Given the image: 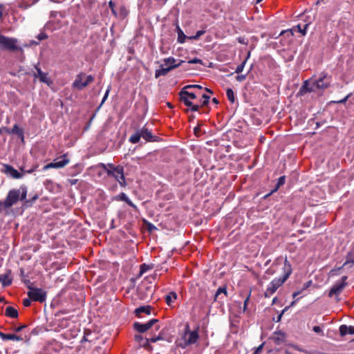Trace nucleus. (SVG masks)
Returning a JSON list of instances; mask_svg holds the SVG:
<instances>
[{
    "instance_id": "1",
    "label": "nucleus",
    "mask_w": 354,
    "mask_h": 354,
    "mask_svg": "<svg viewBox=\"0 0 354 354\" xmlns=\"http://www.w3.org/2000/svg\"><path fill=\"white\" fill-rule=\"evenodd\" d=\"M292 266L287 258L285 259L283 267V274L282 277L274 279L269 284L264 292L265 297H270L277 290L283 285V283L288 279L292 273Z\"/></svg>"
},
{
    "instance_id": "2",
    "label": "nucleus",
    "mask_w": 354,
    "mask_h": 354,
    "mask_svg": "<svg viewBox=\"0 0 354 354\" xmlns=\"http://www.w3.org/2000/svg\"><path fill=\"white\" fill-rule=\"evenodd\" d=\"M27 196V187L21 185L19 189H13L8 192L6 199L4 200L5 209H9L18 201H24Z\"/></svg>"
},
{
    "instance_id": "3",
    "label": "nucleus",
    "mask_w": 354,
    "mask_h": 354,
    "mask_svg": "<svg viewBox=\"0 0 354 354\" xmlns=\"http://www.w3.org/2000/svg\"><path fill=\"white\" fill-rule=\"evenodd\" d=\"M330 83V76H328V74L323 72L320 74L319 77L315 80L312 84L308 83V81H305L301 90L306 92H313L315 89H324L329 86Z\"/></svg>"
},
{
    "instance_id": "4",
    "label": "nucleus",
    "mask_w": 354,
    "mask_h": 354,
    "mask_svg": "<svg viewBox=\"0 0 354 354\" xmlns=\"http://www.w3.org/2000/svg\"><path fill=\"white\" fill-rule=\"evenodd\" d=\"M199 327L197 326L195 330L191 331L189 330V326L186 325L185 330L184 333V342L180 344V346L183 348H185L189 345L194 344L197 342L199 339Z\"/></svg>"
},
{
    "instance_id": "5",
    "label": "nucleus",
    "mask_w": 354,
    "mask_h": 354,
    "mask_svg": "<svg viewBox=\"0 0 354 354\" xmlns=\"http://www.w3.org/2000/svg\"><path fill=\"white\" fill-rule=\"evenodd\" d=\"M93 81L94 77L93 75H86L84 73H80L77 75L72 86L75 89L81 91Z\"/></svg>"
},
{
    "instance_id": "6",
    "label": "nucleus",
    "mask_w": 354,
    "mask_h": 354,
    "mask_svg": "<svg viewBox=\"0 0 354 354\" xmlns=\"http://www.w3.org/2000/svg\"><path fill=\"white\" fill-rule=\"evenodd\" d=\"M28 288L29 291L27 292V295L33 301L43 303L46 300V291L41 288H34L30 286H28Z\"/></svg>"
},
{
    "instance_id": "7",
    "label": "nucleus",
    "mask_w": 354,
    "mask_h": 354,
    "mask_svg": "<svg viewBox=\"0 0 354 354\" xmlns=\"http://www.w3.org/2000/svg\"><path fill=\"white\" fill-rule=\"evenodd\" d=\"M59 158H61L62 160L59 161L54 160L53 162L46 165L43 167V170L46 171L49 169L63 168L66 165H67L70 162L69 159L68 158L67 153L62 155V156H60Z\"/></svg>"
},
{
    "instance_id": "8",
    "label": "nucleus",
    "mask_w": 354,
    "mask_h": 354,
    "mask_svg": "<svg viewBox=\"0 0 354 354\" xmlns=\"http://www.w3.org/2000/svg\"><path fill=\"white\" fill-rule=\"evenodd\" d=\"M39 63L35 65V71L33 72V76L35 78H38L39 81L42 83H45L47 85H50L53 82L47 73H44L41 71L40 67L39 66Z\"/></svg>"
},
{
    "instance_id": "9",
    "label": "nucleus",
    "mask_w": 354,
    "mask_h": 354,
    "mask_svg": "<svg viewBox=\"0 0 354 354\" xmlns=\"http://www.w3.org/2000/svg\"><path fill=\"white\" fill-rule=\"evenodd\" d=\"M159 321L157 319H152L145 324H142L140 322H135L133 324V328L136 331H138L140 333H144L146 331H147L149 329H150L153 325H155Z\"/></svg>"
},
{
    "instance_id": "10",
    "label": "nucleus",
    "mask_w": 354,
    "mask_h": 354,
    "mask_svg": "<svg viewBox=\"0 0 354 354\" xmlns=\"http://www.w3.org/2000/svg\"><path fill=\"white\" fill-rule=\"evenodd\" d=\"M110 176L113 177L119 183L121 186H125V177L124 173V167L121 165H117L113 174Z\"/></svg>"
},
{
    "instance_id": "11",
    "label": "nucleus",
    "mask_w": 354,
    "mask_h": 354,
    "mask_svg": "<svg viewBox=\"0 0 354 354\" xmlns=\"http://www.w3.org/2000/svg\"><path fill=\"white\" fill-rule=\"evenodd\" d=\"M1 171L6 174L7 176H10L15 179H19L23 177V174L19 172L17 169H15L12 166L10 165H3V168L1 169Z\"/></svg>"
},
{
    "instance_id": "12",
    "label": "nucleus",
    "mask_w": 354,
    "mask_h": 354,
    "mask_svg": "<svg viewBox=\"0 0 354 354\" xmlns=\"http://www.w3.org/2000/svg\"><path fill=\"white\" fill-rule=\"evenodd\" d=\"M185 61L180 60V62L177 64L170 65L167 68L162 67L160 69L156 70L155 71V77L158 78L160 76H165L170 71L179 67Z\"/></svg>"
},
{
    "instance_id": "13",
    "label": "nucleus",
    "mask_w": 354,
    "mask_h": 354,
    "mask_svg": "<svg viewBox=\"0 0 354 354\" xmlns=\"http://www.w3.org/2000/svg\"><path fill=\"white\" fill-rule=\"evenodd\" d=\"M140 132L141 134V137L143 138L147 142H158L160 140V138L153 136L150 130L144 127L141 129H140Z\"/></svg>"
},
{
    "instance_id": "14",
    "label": "nucleus",
    "mask_w": 354,
    "mask_h": 354,
    "mask_svg": "<svg viewBox=\"0 0 354 354\" xmlns=\"http://www.w3.org/2000/svg\"><path fill=\"white\" fill-rule=\"evenodd\" d=\"M3 131L9 134L17 135L21 139V141L24 142V131L17 124H15L11 129H8V127H3Z\"/></svg>"
},
{
    "instance_id": "15",
    "label": "nucleus",
    "mask_w": 354,
    "mask_h": 354,
    "mask_svg": "<svg viewBox=\"0 0 354 354\" xmlns=\"http://www.w3.org/2000/svg\"><path fill=\"white\" fill-rule=\"evenodd\" d=\"M344 288V283H336L329 290L328 297H332L334 295H339Z\"/></svg>"
},
{
    "instance_id": "16",
    "label": "nucleus",
    "mask_w": 354,
    "mask_h": 354,
    "mask_svg": "<svg viewBox=\"0 0 354 354\" xmlns=\"http://www.w3.org/2000/svg\"><path fill=\"white\" fill-rule=\"evenodd\" d=\"M11 271L8 270L7 273L0 275V282L3 287H7L11 285L12 279L10 277Z\"/></svg>"
},
{
    "instance_id": "17",
    "label": "nucleus",
    "mask_w": 354,
    "mask_h": 354,
    "mask_svg": "<svg viewBox=\"0 0 354 354\" xmlns=\"http://www.w3.org/2000/svg\"><path fill=\"white\" fill-rule=\"evenodd\" d=\"M0 337L3 340H15V341H22L23 337L21 336L17 335L15 334L11 333H4L0 332Z\"/></svg>"
},
{
    "instance_id": "18",
    "label": "nucleus",
    "mask_w": 354,
    "mask_h": 354,
    "mask_svg": "<svg viewBox=\"0 0 354 354\" xmlns=\"http://www.w3.org/2000/svg\"><path fill=\"white\" fill-rule=\"evenodd\" d=\"M116 198L119 201L125 202L127 205L133 207L136 211L138 210V207L128 198V196L123 192L118 194Z\"/></svg>"
},
{
    "instance_id": "19",
    "label": "nucleus",
    "mask_w": 354,
    "mask_h": 354,
    "mask_svg": "<svg viewBox=\"0 0 354 354\" xmlns=\"http://www.w3.org/2000/svg\"><path fill=\"white\" fill-rule=\"evenodd\" d=\"M179 97H180V101L182 102H183L184 98H185V99L189 98V99L194 100V99L196 98V95L194 93L189 92L187 90H184L183 88H182L180 90V91L179 92Z\"/></svg>"
},
{
    "instance_id": "20",
    "label": "nucleus",
    "mask_w": 354,
    "mask_h": 354,
    "mask_svg": "<svg viewBox=\"0 0 354 354\" xmlns=\"http://www.w3.org/2000/svg\"><path fill=\"white\" fill-rule=\"evenodd\" d=\"M339 333L341 336H345L347 334L354 335V326L341 325L339 326Z\"/></svg>"
},
{
    "instance_id": "21",
    "label": "nucleus",
    "mask_w": 354,
    "mask_h": 354,
    "mask_svg": "<svg viewBox=\"0 0 354 354\" xmlns=\"http://www.w3.org/2000/svg\"><path fill=\"white\" fill-rule=\"evenodd\" d=\"M273 340L276 344L280 345L282 343L285 342L286 335L283 332L281 331L274 332Z\"/></svg>"
},
{
    "instance_id": "22",
    "label": "nucleus",
    "mask_w": 354,
    "mask_h": 354,
    "mask_svg": "<svg viewBox=\"0 0 354 354\" xmlns=\"http://www.w3.org/2000/svg\"><path fill=\"white\" fill-rule=\"evenodd\" d=\"M5 315L11 318H17L19 316L18 311L12 306H7L5 309Z\"/></svg>"
},
{
    "instance_id": "23",
    "label": "nucleus",
    "mask_w": 354,
    "mask_h": 354,
    "mask_svg": "<svg viewBox=\"0 0 354 354\" xmlns=\"http://www.w3.org/2000/svg\"><path fill=\"white\" fill-rule=\"evenodd\" d=\"M151 312V307L150 306H143L139 308H137L135 310V314L136 316L139 317L140 313H145L147 315H150Z\"/></svg>"
},
{
    "instance_id": "24",
    "label": "nucleus",
    "mask_w": 354,
    "mask_h": 354,
    "mask_svg": "<svg viewBox=\"0 0 354 354\" xmlns=\"http://www.w3.org/2000/svg\"><path fill=\"white\" fill-rule=\"evenodd\" d=\"M161 339H163V337H162V334H160V333L156 337L145 338V342L143 344V346L147 348L150 346L149 345L150 342L155 343L157 341L161 340Z\"/></svg>"
},
{
    "instance_id": "25",
    "label": "nucleus",
    "mask_w": 354,
    "mask_h": 354,
    "mask_svg": "<svg viewBox=\"0 0 354 354\" xmlns=\"http://www.w3.org/2000/svg\"><path fill=\"white\" fill-rule=\"evenodd\" d=\"M177 298V294L175 292H170L165 296V301L168 306H171V304Z\"/></svg>"
},
{
    "instance_id": "26",
    "label": "nucleus",
    "mask_w": 354,
    "mask_h": 354,
    "mask_svg": "<svg viewBox=\"0 0 354 354\" xmlns=\"http://www.w3.org/2000/svg\"><path fill=\"white\" fill-rule=\"evenodd\" d=\"M183 103L185 106L190 108L192 111H198L199 109L198 104H194L189 99H183Z\"/></svg>"
},
{
    "instance_id": "27",
    "label": "nucleus",
    "mask_w": 354,
    "mask_h": 354,
    "mask_svg": "<svg viewBox=\"0 0 354 354\" xmlns=\"http://www.w3.org/2000/svg\"><path fill=\"white\" fill-rule=\"evenodd\" d=\"M153 268H154V265L152 264V263H151V264H146V263L141 264L140 266L139 276L142 275L145 272H146L147 271H148L149 270H152Z\"/></svg>"
},
{
    "instance_id": "28",
    "label": "nucleus",
    "mask_w": 354,
    "mask_h": 354,
    "mask_svg": "<svg viewBox=\"0 0 354 354\" xmlns=\"http://www.w3.org/2000/svg\"><path fill=\"white\" fill-rule=\"evenodd\" d=\"M140 138H141V134H140V129H139L137 132H136L135 133L132 134L130 136L129 142L133 144H136L140 141Z\"/></svg>"
},
{
    "instance_id": "29",
    "label": "nucleus",
    "mask_w": 354,
    "mask_h": 354,
    "mask_svg": "<svg viewBox=\"0 0 354 354\" xmlns=\"http://www.w3.org/2000/svg\"><path fill=\"white\" fill-rule=\"evenodd\" d=\"M178 29V39L177 41L180 44H183L185 41V39L188 38L183 32V31L179 28Z\"/></svg>"
},
{
    "instance_id": "30",
    "label": "nucleus",
    "mask_w": 354,
    "mask_h": 354,
    "mask_svg": "<svg viewBox=\"0 0 354 354\" xmlns=\"http://www.w3.org/2000/svg\"><path fill=\"white\" fill-rule=\"evenodd\" d=\"M285 182H286V176H280L278 178L277 183L274 189H273L268 195H270L273 192H276L281 186H282L285 184Z\"/></svg>"
},
{
    "instance_id": "31",
    "label": "nucleus",
    "mask_w": 354,
    "mask_h": 354,
    "mask_svg": "<svg viewBox=\"0 0 354 354\" xmlns=\"http://www.w3.org/2000/svg\"><path fill=\"white\" fill-rule=\"evenodd\" d=\"M226 95H227V97L228 99V100L231 102V103H234V101H235V96H234V93L233 91V90L230 88H227L226 89Z\"/></svg>"
},
{
    "instance_id": "32",
    "label": "nucleus",
    "mask_w": 354,
    "mask_h": 354,
    "mask_svg": "<svg viewBox=\"0 0 354 354\" xmlns=\"http://www.w3.org/2000/svg\"><path fill=\"white\" fill-rule=\"evenodd\" d=\"M223 293L225 296H227V289L226 287H219L215 295H214V301H217L218 299V297L221 294Z\"/></svg>"
},
{
    "instance_id": "33",
    "label": "nucleus",
    "mask_w": 354,
    "mask_h": 354,
    "mask_svg": "<svg viewBox=\"0 0 354 354\" xmlns=\"http://www.w3.org/2000/svg\"><path fill=\"white\" fill-rule=\"evenodd\" d=\"M308 27V24H305L304 26V28H302L300 24H299V25L295 26L292 29L294 30H295L297 29L299 32L302 34V35H305L306 34V30H307Z\"/></svg>"
},
{
    "instance_id": "34",
    "label": "nucleus",
    "mask_w": 354,
    "mask_h": 354,
    "mask_svg": "<svg viewBox=\"0 0 354 354\" xmlns=\"http://www.w3.org/2000/svg\"><path fill=\"white\" fill-rule=\"evenodd\" d=\"M58 326L62 328H66L69 326V319L68 318H62L59 319Z\"/></svg>"
},
{
    "instance_id": "35",
    "label": "nucleus",
    "mask_w": 354,
    "mask_h": 354,
    "mask_svg": "<svg viewBox=\"0 0 354 354\" xmlns=\"http://www.w3.org/2000/svg\"><path fill=\"white\" fill-rule=\"evenodd\" d=\"M115 167H116V166H115L112 163L107 164V169H106V173L107 174L108 176L113 174L114 171L115 170Z\"/></svg>"
},
{
    "instance_id": "36",
    "label": "nucleus",
    "mask_w": 354,
    "mask_h": 354,
    "mask_svg": "<svg viewBox=\"0 0 354 354\" xmlns=\"http://www.w3.org/2000/svg\"><path fill=\"white\" fill-rule=\"evenodd\" d=\"M210 97L206 94L202 95V100H201V106H207L209 104Z\"/></svg>"
},
{
    "instance_id": "37",
    "label": "nucleus",
    "mask_w": 354,
    "mask_h": 354,
    "mask_svg": "<svg viewBox=\"0 0 354 354\" xmlns=\"http://www.w3.org/2000/svg\"><path fill=\"white\" fill-rule=\"evenodd\" d=\"M205 32V30H198L196 32V35H193V36H191V37H189L188 39H194V40H197L199 39V37L201 36H202L203 35H204Z\"/></svg>"
},
{
    "instance_id": "38",
    "label": "nucleus",
    "mask_w": 354,
    "mask_h": 354,
    "mask_svg": "<svg viewBox=\"0 0 354 354\" xmlns=\"http://www.w3.org/2000/svg\"><path fill=\"white\" fill-rule=\"evenodd\" d=\"M246 62H247V59H245L241 64H240L239 65L237 66V67L235 70L236 73H240L243 71Z\"/></svg>"
},
{
    "instance_id": "39",
    "label": "nucleus",
    "mask_w": 354,
    "mask_h": 354,
    "mask_svg": "<svg viewBox=\"0 0 354 354\" xmlns=\"http://www.w3.org/2000/svg\"><path fill=\"white\" fill-rule=\"evenodd\" d=\"M351 93L347 95L345 97H344L343 99H342L340 100L332 101L331 102L334 103V104H344L348 100V99L351 97Z\"/></svg>"
},
{
    "instance_id": "40",
    "label": "nucleus",
    "mask_w": 354,
    "mask_h": 354,
    "mask_svg": "<svg viewBox=\"0 0 354 354\" xmlns=\"http://www.w3.org/2000/svg\"><path fill=\"white\" fill-rule=\"evenodd\" d=\"M38 166L37 165H33L30 169L28 170H24L23 168H20V169L24 172V173H27V174H32L33 173L34 171H35L37 169Z\"/></svg>"
},
{
    "instance_id": "41",
    "label": "nucleus",
    "mask_w": 354,
    "mask_h": 354,
    "mask_svg": "<svg viewBox=\"0 0 354 354\" xmlns=\"http://www.w3.org/2000/svg\"><path fill=\"white\" fill-rule=\"evenodd\" d=\"M38 198V196L35 194L31 199L25 200V204L27 205H31Z\"/></svg>"
},
{
    "instance_id": "42",
    "label": "nucleus",
    "mask_w": 354,
    "mask_h": 354,
    "mask_svg": "<svg viewBox=\"0 0 354 354\" xmlns=\"http://www.w3.org/2000/svg\"><path fill=\"white\" fill-rule=\"evenodd\" d=\"M109 8H111V12H112V14H113V15H115V16H117V12H116L115 10V3H114V2H113V1H110L109 2Z\"/></svg>"
},
{
    "instance_id": "43",
    "label": "nucleus",
    "mask_w": 354,
    "mask_h": 354,
    "mask_svg": "<svg viewBox=\"0 0 354 354\" xmlns=\"http://www.w3.org/2000/svg\"><path fill=\"white\" fill-rule=\"evenodd\" d=\"M37 38L39 40V41H41V40H44L48 38V35L46 32H40L39 34H38L37 35Z\"/></svg>"
},
{
    "instance_id": "44",
    "label": "nucleus",
    "mask_w": 354,
    "mask_h": 354,
    "mask_svg": "<svg viewBox=\"0 0 354 354\" xmlns=\"http://www.w3.org/2000/svg\"><path fill=\"white\" fill-rule=\"evenodd\" d=\"M197 88L201 89L202 86H200V85H198V84H189V85H187V86H184L183 88L184 90H187L188 88Z\"/></svg>"
},
{
    "instance_id": "45",
    "label": "nucleus",
    "mask_w": 354,
    "mask_h": 354,
    "mask_svg": "<svg viewBox=\"0 0 354 354\" xmlns=\"http://www.w3.org/2000/svg\"><path fill=\"white\" fill-rule=\"evenodd\" d=\"M32 301V300L30 297L26 298V299H23V305L25 307H29L31 305Z\"/></svg>"
},
{
    "instance_id": "46",
    "label": "nucleus",
    "mask_w": 354,
    "mask_h": 354,
    "mask_svg": "<svg viewBox=\"0 0 354 354\" xmlns=\"http://www.w3.org/2000/svg\"><path fill=\"white\" fill-rule=\"evenodd\" d=\"M164 62L165 64H170L171 65L176 64V59L172 57L165 59Z\"/></svg>"
},
{
    "instance_id": "47",
    "label": "nucleus",
    "mask_w": 354,
    "mask_h": 354,
    "mask_svg": "<svg viewBox=\"0 0 354 354\" xmlns=\"http://www.w3.org/2000/svg\"><path fill=\"white\" fill-rule=\"evenodd\" d=\"M188 64H203V61L197 57H194L188 62Z\"/></svg>"
},
{
    "instance_id": "48",
    "label": "nucleus",
    "mask_w": 354,
    "mask_h": 354,
    "mask_svg": "<svg viewBox=\"0 0 354 354\" xmlns=\"http://www.w3.org/2000/svg\"><path fill=\"white\" fill-rule=\"evenodd\" d=\"M263 346L264 343H262L261 345L256 348L255 351L252 354H260L263 350Z\"/></svg>"
},
{
    "instance_id": "49",
    "label": "nucleus",
    "mask_w": 354,
    "mask_h": 354,
    "mask_svg": "<svg viewBox=\"0 0 354 354\" xmlns=\"http://www.w3.org/2000/svg\"><path fill=\"white\" fill-rule=\"evenodd\" d=\"M250 294H251V292H250V293L248 294V297L244 300L243 312H245V310L247 309V306H248V301H249V299H250Z\"/></svg>"
},
{
    "instance_id": "50",
    "label": "nucleus",
    "mask_w": 354,
    "mask_h": 354,
    "mask_svg": "<svg viewBox=\"0 0 354 354\" xmlns=\"http://www.w3.org/2000/svg\"><path fill=\"white\" fill-rule=\"evenodd\" d=\"M351 255V252H349L348 254H347V257H346V262L343 264V266H346L347 264L350 263H352L354 264V259L352 260V259H350V256Z\"/></svg>"
},
{
    "instance_id": "51",
    "label": "nucleus",
    "mask_w": 354,
    "mask_h": 354,
    "mask_svg": "<svg viewBox=\"0 0 354 354\" xmlns=\"http://www.w3.org/2000/svg\"><path fill=\"white\" fill-rule=\"evenodd\" d=\"M313 330L315 333H322L323 335V331L321 328L320 326H315L313 328Z\"/></svg>"
},
{
    "instance_id": "52",
    "label": "nucleus",
    "mask_w": 354,
    "mask_h": 354,
    "mask_svg": "<svg viewBox=\"0 0 354 354\" xmlns=\"http://www.w3.org/2000/svg\"><path fill=\"white\" fill-rule=\"evenodd\" d=\"M246 77V75H239L236 77V80L238 82H242L243 81Z\"/></svg>"
},
{
    "instance_id": "53",
    "label": "nucleus",
    "mask_w": 354,
    "mask_h": 354,
    "mask_svg": "<svg viewBox=\"0 0 354 354\" xmlns=\"http://www.w3.org/2000/svg\"><path fill=\"white\" fill-rule=\"evenodd\" d=\"M311 283H312V281H308L306 283H305L304 284L303 288H301L303 290V291L306 290L308 288H309L310 286Z\"/></svg>"
},
{
    "instance_id": "54",
    "label": "nucleus",
    "mask_w": 354,
    "mask_h": 354,
    "mask_svg": "<svg viewBox=\"0 0 354 354\" xmlns=\"http://www.w3.org/2000/svg\"><path fill=\"white\" fill-rule=\"evenodd\" d=\"M298 299H299V298H298V299H297L296 300L293 301L291 303L290 306L285 307V308L282 310L281 313L284 314V313H285L286 311H287V310H288V308H289L290 306H292Z\"/></svg>"
},
{
    "instance_id": "55",
    "label": "nucleus",
    "mask_w": 354,
    "mask_h": 354,
    "mask_svg": "<svg viewBox=\"0 0 354 354\" xmlns=\"http://www.w3.org/2000/svg\"><path fill=\"white\" fill-rule=\"evenodd\" d=\"M26 328V325H21L15 328V331L19 333L24 328Z\"/></svg>"
},
{
    "instance_id": "56",
    "label": "nucleus",
    "mask_w": 354,
    "mask_h": 354,
    "mask_svg": "<svg viewBox=\"0 0 354 354\" xmlns=\"http://www.w3.org/2000/svg\"><path fill=\"white\" fill-rule=\"evenodd\" d=\"M109 91H110V88H108V89L106 90V93H105L104 95V97H103V99H102V100L101 104H103V103L105 102V100H106V98H107V97H108V95H109Z\"/></svg>"
},
{
    "instance_id": "57",
    "label": "nucleus",
    "mask_w": 354,
    "mask_h": 354,
    "mask_svg": "<svg viewBox=\"0 0 354 354\" xmlns=\"http://www.w3.org/2000/svg\"><path fill=\"white\" fill-rule=\"evenodd\" d=\"M302 292H303V290L302 289H301L300 290L295 291L292 294V297L293 298H296L297 296L299 295Z\"/></svg>"
},
{
    "instance_id": "58",
    "label": "nucleus",
    "mask_w": 354,
    "mask_h": 354,
    "mask_svg": "<svg viewBox=\"0 0 354 354\" xmlns=\"http://www.w3.org/2000/svg\"><path fill=\"white\" fill-rule=\"evenodd\" d=\"M4 9L5 6L3 4H0V19L3 17Z\"/></svg>"
},
{
    "instance_id": "59",
    "label": "nucleus",
    "mask_w": 354,
    "mask_h": 354,
    "mask_svg": "<svg viewBox=\"0 0 354 354\" xmlns=\"http://www.w3.org/2000/svg\"><path fill=\"white\" fill-rule=\"evenodd\" d=\"M148 230L151 232L153 230H156V227L151 223H149L147 226Z\"/></svg>"
},
{
    "instance_id": "60",
    "label": "nucleus",
    "mask_w": 354,
    "mask_h": 354,
    "mask_svg": "<svg viewBox=\"0 0 354 354\" xmlns=\"http://www.w3.org/2000/svg\"><path fill=\"white\" fill-rule=\"evenodd\" d=\"M344 266H343V265L340 267H338V268H335L333 270H331L330 272L332 273H334V274H335V272H337V271H339L340 270H342Z\"/></svg>"
},
{
    "instance_id": "61",
    "label": "nucleus",
    "mask_w": 354,
    "mask_h": 354,
    "mask_svg": "<svg viewBox=\"0 0 354 354\" xmlns=\"http://www.w3.org/2000/svg\"><path fill=\"white\" fill-rule=\"evenodd\" d=\"M135 339L138 342H140L141 340L143 339V337L142 335H135Z\"/></svg>"
},
{
    "instance_id": "62",
    "label": "nucleus",
    "mask_w": 354,
    "mask_h": 354,
    "mask_svg": "<svg viewBox=\"0 0 354 354\" xmlns=\"http://www.w3.org/2000/svg\"><path fill=\"white\" fill-rule=\"evenodd\" d=\"M68 182L71 185H74L77 183V179H69Z\"/></svg>"
},
{
    "instance_id": "63",
    "label": "nucleus",
    "mask_w": 354,
    "mask_h": 354,
    "mask_svg": "<svg viewBox=\"0 0 354 354\" xmlns=\"http://www.w3.org/2000/svg\"><path fill=\"white\" fill-rule=\"evenodd\" d=\"M99 167L102 168L105 171H106V169H107V165L104 164V163H100L99 164Z\"/></svg>"
},
{
    "instance_id": "64",
    "label": "nucleus",
    "mask_w": 354,
    "mask_h": 354,
    "mask_svg": "<svg viewBox=\"0 0 354 354\" xmlns=\"http://www.w3.org/2000/svg\"><path fill=\"white\" fill-rule=\"evenodd\" d=\"M348 277L347 276H344L342 277V281L340 283H345V286L347 285V282H346V280H347Z\"/></svg>"
}]
</instances>
